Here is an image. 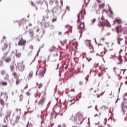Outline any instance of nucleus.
<instances>
[{
  "label": "nucleus",
  "instance_id": "de8ad7c7",
  "mask_svg": "<svg viewBox=\"0 0 127 127\" xmlns=\"http://www.w3.org/2000/svg\"><path fill=\"white\" fill-rule=\"evenodd\" d=\"M63 127H66V125H65V124H64V125H63Z\"/></svg>",
  "mask_w": 127,
  "mask_h": 127
},
{
  "label": "nucleus",
  "instance_id": "c9c22d12",
  "mask_svg": "<svg viewBox=\"0 0 127 127\" xmlns=\"http://www.w3.org/2000/svg\"><path fill=\"white\" fill-rule=\"evenodd\" d=\"M1 75H4V74H5V71L4 70L1 71Z\"/></svg>",
  "mask_w": 127,
  "mask_h": 127
},
{
  "label": "nucleus",
  "instance_id": "f8f14e48",
  "mask_svg": "<svg viewBox=\"0 0 127 127\" xmlns=\"http://www.w3.org/2000/svg\"><path fill=\"white\" fill-rule=\"evenodd\" d=\"M85 43L88 47H91V46H92V45L91 44V40H86L85 41Z\"/></svg>",
  "mask_w": 127,
  "mask_h": 127
},
{
  "label": "nucleus",
  "instance_id": "13d9d810",
  "mask_svg": "<svg viewBox=\"0 0 127 127\" xmlns=\"http://www.w3.org/2000/svg\"><path fill=\"white\" fill-rule=\"evenodd\" d=\"M82 67H83V68H84V64L82 65Z\"/></svg>",
  "mask_w": 127,
  "mask_h": 127
},
{
  "label": "nucleus",
  "instance_id": "6e6552de",
  "mask_svg": "<svg viewBox=\"0 0 127 127\" xmlns=\"http://www.w3.org/2000/svg\"><path fill=\"white\" fill-rule=\"evenodd\" d=\"M25 44H26V40L23 39L22 37H21L19 40L18 45H19V46H24Z\"/></svg>",
  "mask_w": 127,
  "mask_h": 127
},
{
  "label": "nucleus",
  "instance_id": "cd10ccee",
  "mask_svg": "<svg viewBox=\"0 0 127 127\" xmlns=\"http://www.w3.org/2000/svg\"><path fill=\"white\" fill-rule=\"evenodd\" d=\"M25 22V20L24 19H22L20 21V24H19V26H20L21 24H23V23Z\"/></svg>",
  "mask_w": 127,
  "mask_h": 127
},
{
  "label": "nucleus",
  "instance_id": "774afa93",
  "mask_svg": "<svg viewBox=\"0 0 127 127\" xmlns=\"http://www.w3.org/2000/svg\"><path fill=\"white\" fill-rule=\"evenodd\" d=\"M1 1V0H0V2Z\"/></svg>",
  "mask_w": 127,
  "mask_h": 127
},
{
  "label": "nucleus",
  "instance_id": "7c9ffc66",
  "mask_svg": "<svg viewBox=\"0 0 127 127\" xmlns=\"http://www.w3.org/2000/svg\"><path fill=\"white\" fill-rule=\"evenodd\" d=\"M91 21L92 23H95L96 22V18L92 19Z\"/></svg>",
  "mask_w": 127,
  "mask_h": 127
},
{
  "label": "nucleus",
  "instance_id": "5701e85b",
  "mask_svg": "<svg viewBox=\"0 0 127 127\" xmlns=\"http://www.w3.org/2000/svg\"><path fill=\"white\" fill-rule=\"evenodd\" d=\"M2 86H7V82L6 81H2L1 82Z\"/></svg>",
  "mask_w": 127,
  "mask_h": 127
},
{
  "label": "nucleus",
  "instance_id": "2eb2a0df",
  "mask_svg": "<svg viewBox=\"0 0 127 127\" xmlns=\"http://www.w3.org/2000/svg\"><path fill=\"white\" fill-rule=\"evenodd\" d=\"M0 104L1 106L3 108L4 107V100L0 97Z\"/></svg>",
  "mask_w": 127,
  "mask_h": 127
},
{
  "label": "nucleus",
  "instance_id": "864d4df0",
  "mask_svg": "<svg viewBox=\"0 0 127 127\" xmlns=\"http://www.w3.org/2000/svg\"><path fill=\"white\" fill-rule=\"evenodd\" d=\"M125 84L127 85V81H125Z\"/></svg>",
  "mask_w": 127,
  "mask_h": 127
},
{
  "label": "nucleus",
  "instance_id": "7ed1b4c3",
  "mask_svg": "<svg viewBox=\"0 0 127 127\" xmlns=\"http://www.w3.org/2000/svg\"><path fill=\"white\" fill-rule=\"evenodd\" d=\"M121 108H122V112L124 115H127V118L125 119V121H127V99L124 98V101L121 104Z\"/></svg>",
  "mask_w": 127,
  "mask_h": 127
},
{
  "label": "nucleus",
  "instance_id": "6e6d98bb",
  "mask_svg": "<svg viewBox=\"0 0 127 127\" xmlns=\"http://www.w3.org/2000/svg\"><path fill=\"white\" fill-rule=\"evenodd\" d=\"M125 78V79H127V76H126Z\"/></svg>",
  "mask_w": 127,
  "mask_h": 127
},
{
  "label": "nucleus",
  "instance_id": "f3484780",
  "mask_svg": "<svg viewBox=\"0 0 127 127\" xmlns=\"http://www.w3.org/2000/svg\"><path fill=\"white\" fill-rule=\"evenodd\" d=\"M122 41H123V39L120 38V37L117 38L118 44H119V45H121V44H122Z\"/></svg>",
  "mask_w": 127,
  "mask_h": 127
},
{
  "label": "nucleus",
  "instance_id": "ea45409f",
  "mask_svg": "<svg viewBox=\"0 0 127 127\" xmlns=\"http://www.w3.org/2000/svg\"><path fill=\"white\" fill-rule=\"evenodd\" d=\"M2 127H8V126H7V125H3Z\"/></svg>",
  "mask_w": 127,
  "mask_h": 127
},
{
  "label": "nucleus",
  "instance_id": "8fccbe9b",
  "mask_svg": "<svg viewBox=\"0 0 127 127\" xmlns=\"http://www.w3.org/2000/svg\"><path fill=\"white\" fill-rule=\"evenodd\" d=\"M122 52H123V50H121L120 51V52H119V53H122Z\"/></svg>",
  "mask_w": 127,
  "mask_h": 127
},
{
  "label": "nucleus",
  "instance_id": "423d86ee",
  "mask_svg": "<svg viewBox=\"0 0 127 127\" xmlns=\"http://www.w3.org/2000/svg\"><path fill=\"white\" fill-rule=\"evenodd\" d=\"M108 23V21L105 20L103 17H102L100 19H99V22L98 23V26H105Z\"/></svg>",
  "mask_w": 127,
  "mask_h": 127
},
{
  "label": "nucleus",
  "instance_id": "a211bd4d",
  "mask_svg": "<svg viewBox=\"0 0 127 127\" xmlns=\"http://www.w3.org/2000/svg\"><path fill=\"white\" fill-rule=\"evenodd\" d=\"M116 30L118 33L120 32V31H122V26H118L116 28Z\"/></svg>",
  "mask_w": 127,
  "mask_h": 127
},
{
  "label": "nucleus",
  "instance_id": "f704fd0d",
  "mask_svg": "<svg viewBox=\"0 0 127 127\" xmlns=\"http://www.w3.org/2000/svg\"><path fill=\"white\" fill-rule=\"evenodd\" d=\"M20 119V116H17L16 117V120H17V121H18Z\"/></svg>",
  "mask_w": 127,
  "mask_h": 127
},
{
  "label": "nucleus",
  "instance_id": "bb28decb",
  "mask_svg": "<svg viewBox=\"0 0 127 127\" xmlns=\"http://www.w3.org/2000/svg\"><path fill=\"white\" fill-rule=\"evenodd\" d=\"M33 76V71H30L29 73V78H31Z\"/></svg>",
  "mask_w": 127,
  "mask_h": 127
},
{
  "label": "nucleus",
  "instance_id": "79ce46f5",
  "mask_svg": "<svg viewBox=\"0 0 127 127\" xmlns=\"http://www.w3.org/2000/svg\"><path fill=\"white\" fill-rule=\"evenodd\" d=\"M41 87H42V84H40L39 85V88H41Z\"/></svg>",
  "mask_w": 127,
  "mask_h": 127
},
{
  "label": "nucleus",
  "instance_id": "4c0bfd02",
  "mask_svg": "<svg viewBox=\"0 0 127 127\" xmlns=\"http://www.w3.org/2000/svg\"><path fill=\"white\" fill-rule=\"evenodd\" d=\"M16 112H17V113L18 112H21V109H16Z\"/></svg>",
  "mask_w": 127,
  "mask_h": 127
},
{
  "label": "nucleus",
  "instance_id": "bf43d9fd",
  "mask_svg": "<svg viewBox=\"0 0 127 127\" xmlns=\"http://www.w3.org/2000/svg\"><path fill=\"white\" fill-rule=\"evenodd\" d=\"M103 11H107L106 10H103Z\"/></svg>",
  "mask_w": 127,
  "mask_h": 127
},
{
  "label": "nucleus",
  "instance_id": "69168bd1",
  "mask_svg": "<svg viewBox=\"0 0 127 127\" xmlns=\"http://www.w3.org/2000/svg\"><path fill=\"white\" fill-rule=\"evenodd\" d=\"M48 105H50V103H49L48 104Z\"/></svg>",
  "mask_w": 127,
  "mask_h": 127
},
{
  "label": "nucleus",
  "instance_id": "5fc2aeb1",
  "mask_svg": "<svg viewBox=\"0 0 127 127\" xmlns=\"http://www.w3.org/2000/svg\"><path fill=\"white\" fill-rule=\"evenodd\" d=\"M67 68H68V65L65 67V69H67Z\"/></svg>",
  "mask_w": 127,
  "mask_h": 127
},
{
  "label": "nucleus",
  "instance_id": "b1692460",
  "mask_svg": "<svg viewBox=\"0 0 127 127\" xmlns=\"http://www.w3.org/2000/svg\"><path fill=\"white\" fill-rule=\"evenodd\" d=\"M115 21L117 22V23H122V20H121V19L116 18Z\"/></svg>",
  "mask_w": 127,
  "mask_h": 127
},
{
  "label": "nucleus",
  "instance_id": "ddd939ff",
  "mask_svg": "<svg viewBox=\"0 0 127 127\" xmlns=\"http://www.w3.org/2000/svg\"><path fill=\"white\" fill-rule=\"evenodd\" d=\"M118 61L119 62L117 63L118 65L122 64H123V60L122 59V57L120 56L118 58Z\"/></svg>",
  "mask_w": 127,
  "mask_h": 127
},
{
  "label": "nucleus",
  "instance_id": "c756f323",
  "mask_svg": "<svg viewBox=\"0 0 127 127\" xmlns=\"http://www.w3.org/2000/svg\"><path fill=\"white\" fill-rule=\"evenodd\" d=\"M99 7L100 8H104V7H105V4H101L99 5Z\"/></svg>",
  "mask_w": 127,
  "mask_h": 127
},
{
  "label": "nucleus",
  "instance_id": "473e14b6",
  "mask_svg": "<svg viewBox=\"0 0 127 127\" xmlns=\"http://www.w3.org/2000/svg\"><path fill=\"white\" fill-rule=\"evenodd\" d=\"M23 99V95L22 94H21L20 96V101H22V99Z\"/></svg>",
  "mask_w": 127,
  "mask_h": 127
},
{
  "label": "nucleus",
  "instance_id": "e433bc0d",
  "mask_svg": "<svg viewBox=\"0 0 127 127\" xmlns=\"http://www.w3.org/2000/svg\"><path fill=\"white\" fill-rule=\"evenodd\" d=\"M73 117V116H68V120H72V117Z\"/></svg>",
  "mask_w": 127,
  "mask_h": 127
},
{
  "label": "nucleus",
  "instance_id": "2f4dec72",
  "mask_svg": "<svg viewBox=\"0 0 127 127\" xmlns=\"http://www.w3.org/2000/svg\"><path fill=\"white\" fill-rule=\"evenodd\" d=\"M56 20H57V18L56 17H54L53 18L52 22H54V21H56Z\"/></svg>",
  "mask_w": 127,
  "mask_h": 127
},
{
  "label": "nucleus",
  "instance_id": "e2e57ef3",
  "mask_svg": "<svg viewBox=\"0 0 127 127\" xmlns=\"http://www.w3.org/2000/svg\"><path fill=\"white\" fill-rule=\"evenodd\" d=\"M88 125H90V122H88Z\"/></svg>",
  "mask_w": 127,
  "mask_h": 127
},
{
  "label": "nucleus",
  "instance_id": "6ab92c4d",
  "mask_svg": "<svg viewBox=\"0 0 127 127\" xmlns=\"http://www.w3.org/2000/svg\"><path fill=\"white\" fill-rule=\"evenodd\" d=\"M6 48H7V44L4 43V45L2 46V51H3V50L5 49H6Z\"/></svg>",
  "mask_w": 127,
  "mask_h": 127
},
{
  "label": "nucleus",
  "instance_id": "58836bf2",
  "mask_svg": "<svg viewBox=\"0 0 127 127\" xmlns=\"http://www.w3.org/2000/svg\"><path fill=\"white\" fill-rule=\"evenodd\" d=\"M121 71H123V74H125V72L127 71V69H121Z\"/></svg>",
  "mask_w": 127,
  "mask_h": 127
},
{
  "label": "nucleus",
  "instance_id": "338daca9",
  "mask_svg": "<svg viewBox=\"0 0 127 127\" xmlns=\"http://www.w3.org/2000/svg\"><path fill=\"white\" fill-rule=\"evenodd\" d=\"M25 115H26V113H25Z\"/></svg>",
  "mask_w": 127,
  "mask_h": 127
},
{
  "label": "nucleus",
  "instance_id": "f257e3e1",
  "mask_svg": "<svg viewBox=\"0 0 127 127\" xmlns=\"http://www.w3.org/2000/svg\"><path fill=\"white\" fill-rule=\"evenodd\" d=\"M74 121L78 125H81L84 121V115L81 112H78L76 113Z\"/></svg>",
  "mask_w": 127,
  "mask_h": 127
},
{
  "label": "nucleus",
  "instance_id": "20e7f679",
  "mask_svg": "<svg viewBox=\"0 0 127 127\" xmlns=\"http://www.w3.org/2000/svg\"><path fill=\"white\" fill-rule=\"evenodd\" d=\"M23 61L21 63H18L16 65V68L20 72H23L25 70V65L23 64Z\"/></svg>",
  "mask_w": 127,
  "mask_h": 127
},
{
  "label": "nucleus",
  "instance_id": "393cba45",
  "mask_svg": "<svg viewBox=\"0 0 127 127\" xmlns=\"http://www.w3.org/2000/svg\"><path fill=\"white\" fill-rule=\"evenodd\" d=\"M89 2H90V0H84L85 6H87Z\"/></svg>",
  "mask_w": 127,
  "mask_h": 127
},
{
  "label": "nucleus",
  "instance_id": "39448f33",
  "mask_svg": "<svg viewBox=\"0 0 127 127\" xmlns=\"http://www.w3.org/2000/svg\"><path fill=\"white\" fill-rule=\"evenodd\" d=\"M46 66V65H45V66L40 67V65H39L38 66H37L38 70H39L40 68H41V70L40 71L39 73V75H40L41 77H43L45 73H46V68H45Z\"/></svg>",
  "mask_w": 127,
  "mask_h": 127
},
{
  "label": "nucleus",
  "instance_id": "1a4fd4ad",
  "mask_svg": "<svg viewBox=\"0 0 127 127\" xmlns=\"http://www.w3.org/2000/svg\"><path fill=\"white\" fill-rule=\"evenodd\" d=\"M78 23V29H81L83 30L85 28V23L84 22H82L81 21L79 22H77Z\"/></svg>",
  "mask_w": 127,
  "mask_h": 127
},
{
  "label": "nucleus",
  "instance_id": "dca6fc26",
  "mask_svg": "<svg viewBox=\"0 0 127 127\" xmlns=\"http://www.w3.org/2000/svg\"><path fill=\"white\" fill-rule=\"evenodd\" d=\"M88 52H89V53H94V48H93V46L89 47Z\"/></svg>",
  "mask_w": 127,
  "mask_h": 127
},
{
  "label": "nucleus",
  "instance_id": "9b49d317",
  "mask_svg": "<svg viewBox=\"0 0 127 127\" xmlns=\"http://www.w3.org/2000/svg\"><path fill=\"white\" fill-rule=\"evenodd\" d=\"M114 72H115L116 75H117L118 76L120 75L122 72V71H121V69H120L117 67L114 68Z\"/></svg>",
  "mask_w": 127,
  "mask_h": 127
},
{
  "label": "nucleus",
  "instance_id": "9d476101",
  "mask_svg": "<svg viewBox=\"0 0 127 127\" xmlns=\"http://www.w3.org/2000/svg\"><path fill=\"white\" fill-rule=\"evenodd\" d=\"M44 101H45V97L43 96L38 102L39 106H43Z\"/></svg>",
  "mask_w": 127,
  "mask_h": 127
},
{
  "label": "nucleus",
  "instance_id": "680f3d73",
  "mask_svg": "<svg viewBox=\"0 0 127 127\" xmlns=\"http://www.w3.org/2000/svg\"><path fill=\"white\" fill-rule=\"evenodd\" d=\"M66 48H67V47H68V45H66Z\"/></svg>",
  "mask_w": 127,
  "mask_h": 127
},
{
  "label": "nucleus",
  "instance_id": "72a5a7b5",
  "mask_svg": "<svg viewBox=\"0 0 127 127\" xmlns=\"http://www.w3.org/2000/svg\"><path fill=\"white\" fill-rule=\"evenodd\" d=\"M10 69H11V71H13V70H14V66H13V65H11Z\"/></svg>",
  "mask_w": 127,
  "mask_h": 127
},
{
  "label": "nucleus",
  "instance_id": "f03ea898",
  "mask_svg": "<svg viewBox=\"0 0 127 127\" xmlns=\"http://www.w3.org/2000/svg\"><path fill=\"white\" fill-rule=\"evenodd\" d=\"M84 5H83L82 9L79 12V13L77 14V17H78L77 22L81 21V20H84L85 18V17L84 16L86 15V9L84 8Z\"/></svg>",
  "mask_w": 127,
  "mask_h": 127
},
{
  "label": "nucleus",
  "instance_id": "0eeeda50",
  "mask_svg": "<svg viewBox=\"0 0 127 127\" xmlns=\"http://www.w3.org/2000/svg\"><path fill=\"white\" fill-rule=\"evenodd\" d=\"M7 54H8V52H6V53L4 54L3 57H2V60H5V62L6 63H9V62H10L11 61V59L10 57H7Z\"/></svg>",
  "mask_w": 127,
  "mask_h": 127
},
{
  "label": "nucleus",
  "instance_id": "37998d69",
  "mask_svg": "<svg viewBox=\"0 0 127 127\" xmlns=\"http://www.w3.org/2000/svg\"><path fill=\"white\" fill-rule=\"evenodd\" d=\"M79 85H83V81H80Z\"/></svg>",
  "mask_w": 127,
  "mask_h": 127
},
{
  "label": "nucleus",
  "instance_id": "49530a36",
  "mask_svg": "<svg viewBox=\"0 0 127 127\" xmlns=\"http://www.w3.org/2000/svg\"><path fill=\"white\" fill-rule=\"evenodd\" d=\"M92 90H93V88L89 89V92H91V91H92Z\"/></svg>",
  "mask_w": 127,
  "mask_h": 127
},
{
  "label": "nucleus",
  "instance_id": "4be33fe9",
  "mask_svg": "<svg viewBox=\"0 0 127 127\" xmlns=\"http://www.w3.org/2000/svg\"><path fill=\"white\" fill-rule=\"evenodd\" d=\"M12 75L14 76V78H15V79H16L17 77H18V75H17V73L15 72H13Z\"/></svg>",
  "mask_w": 127,
  "mask_h": 127
},
{
  "label": "nucleus",
  "instance_id": "a19ab883",
  "mask_svg": "<svg viewBox=\"0 0 127 127\" xmlns=\"http://www.w3.org/2000/svg\"><path fill=\"white\" fill-rule=\"evenodd\" d=\"M30 49H33V46L31 45V46H30Z\"/></svg>",
  "mask_w": 127,
  "mask_h": 127
},
{
  "label": "nucleus",
  "instance_id": "09e8293b",
  "mask_svg": "<svg viewBox=\"0 0 127 127\" xmlns=\"http://www.w3.org/2000/svg\"><path fill=\"white\" fill-rule=\"evenodd\" d=\"M29 26H32V24L31 23H30V24H29Z\"/></svg>",
  "mask_w": 127,
  "mask_h": 127
},
{
  "label": "nucleus",
  "instance_id": "4468645a",
  "mask_svg": "<svg viewBox=\"0 0 127 127\" xmlns=\"http://www.w3.org/2000/svg\"><path fill=\"white\" fill-rule=\"evenodd\" d=\"M22 81V79H19V77H17V78H16V85L17 86L18 85H19L20 84V81Z\"/></svg>",
  "mask_w": 127,
  "mask_h": 127
},
{
  "label": "nucleus",
  "instance_id": "4d7b16f0",
  "mask_svg": "<svg viewBox=\"0 0 127 127\" xmlns=\"http://www.w3.org/2000/svg\"><path fill=\"white\" fill-rule=\"evenodd\" d=\"M28 127V124H27V127Z\"/></svg>",
  "mask_w": 127,
  "mask_h": 127
},
{
  "label": "nucleus",
  "instance_id": "c85d7f7f",
  "mask_svg": "<svg viewBox=\"0 0 127 127\" xmlns=\"http://www.w3.org/2000/svg\"><path fill=\"white\" fill-rule=\"evenodd\" d=\"M104 93H105V91H104L103 92H102V93H101L100 95V94H97V98H100V96H103V95H104Z\"/></svg>",
  "mask_w": 127,
  "mask_h": 127
},
{
  "label": "nucleus",
  "instance_id": "0e129e2a",
  "mask_svg": "<svg viewBox=\"0 0 127 127\" xmlns=\"http://www.w3.org/2000/svg\"><path fill=\"white\" fill-rule=\"evenodd\" d=\"M1 116H2L1 114H0V117H1Z\"/></svg>",
  "mask_w": 127,
  "mask_h": 127
},
{
  "label": "nucleus",
  "instance_id": "603ef678",
  "mask_svg": "<svg viewBox=\"0 0 127 127\" xmlns=\"http://www.w3.org/2000/svg\"><path fill=\"white\" fill-rule=\"evenodd\" d=\"M3 39H5V38H5V36H3Z\"/></svg>",
  "mask_w": 127,
  "mask_h": 127
},
{
  "label": "nucleus",
  "instance_id": "3c124183",
  "mask_svg": "<svg viewBox=\"0 0 127 127\" xmlns=\"http://www.w3.org/2000/svg\"><path fill=\"white\" fill-rule=\"evenodd\" d=\"M105 52H102V53H101V54H103V55H105Z\"/></svg>",
  "mask_w": 127,
  "mask_h": 127
},
{
  "label": "nucleus",
  "instance_id": "412c9836",
  "mask_svg": "<svg viewBox=\"0 0 127 127\" xmlns=\"http://www.w3.org/2000/svg\"><path fill=\"white\" fill-rule=\"evenodd\" d=\"M15 56L17 58H20V57H21V54L20 53H17L15 54Z\"/></svg>",
  "mask_w": 127,
  "mask_h": 127
},
{
  "label": "nucleus",
  "instance_id": "052dcab7",
  "mask_svg": "<svg viewBox=\"0 0 127 127\" xmlns=\"http://www.w3.org/2000/svg\"><path fill=\"white\" fill-rule=\"evenodd\" d=\"M100 45H102V44H99V45H98V46H100Z\"/></svg>",
  "mask_w": 127,
  "mask_h": 127
},
{
  "label": "nucleus",
  "instance_id": "c03bdc74",
  "mask_svg": "<svg viewBox=\"0 0 127 127\" xmlns=\"http://www.w3.org/2000/svg\"><path fill=\"white\" fill-rule=\"evenodd\" d=\"M62 33L61 32H59V35H62Z\"/></svg>",
  "mask_w": 127,
  "mask_h": 127
},
{
  "label": "nucleus",
  "instance_id": "a18cd8bd",
  "mask_svg": "<svg viewBox=\"0 0 127 127\" xmlns=\"http://www.w3.org/2000/svg\"><path fill=\"white\" fill-rule=\"evenodd\" d=\"M110 12L111 14H113V11H112L111 10H110Z\"/></svg>",
  "mask_w": 127,
  "mask_h": 127
},
{
  "label": "nucleus",
  "instance_id": "aec40b11",
  "mask_svg": "<svg viewBox=\"0 0 127 127\" xmlns=\"http://www.w3.org/2000/svg\"><path fill=\"white\" fill-rule=\"evenodd\" d=\"M61 43L63 46L67 44V40H64L63 41H61Z\"/></svg>",
  "mask_w": 127,
  "mask_h": 127
},
{
  "label": "nucleus",
  "instance_id": "a878e982",
  "mask_svg": "<svg viewBox=\"0 0 127 127\" xmlns=\"http://www.w3.org/2000/svg\"><path fill=\"white\" fill-rule=\"evenodd\" d=\"M29 33L31 36H33L34 33H33V31L30 30L29 31Z\"/></svg>",
  "mask_w": 127,
  "mask_h": 127
}]
</instances>
